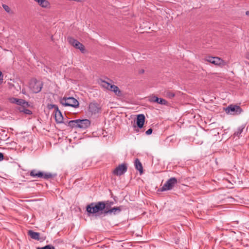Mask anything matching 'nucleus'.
Segmentation results:
<instances>
[{
	"instance_id": "473e14b6",
	"label": "nucleus",
	"mask_w": 249,
	"mask_h": 249,
	"mask_svg": "<svg viewBox=\"0 0 249 249\" xmlns=\"http://www.w3.org/2000/svg\"><path fill=\"white\" fill-rule=\"evenodd\" d=\"M246 57L247 59L249 60V53H248L246 55Z\"/></svg>"
},
{
	"instance_id": "39448f33",
	"label": "nucleus",
	"mask_w": 249,
	"mask_h": 249,
	"mask_svg": "<svg viewBox=\"0 0 249 249\" xmlns=\"http://www.w3.org/2000/svg\"><path fill=\"white\" fill-rule=\"evenodd\" d=\"M178 181L176 178L172 177L169 179L164 184L162 188H161V191H166L170 190L174 187V186L177 183Z\"/></svg>"
},
{
	"instance_id": "c756f323",
	"label": "nucleus",
	"mask_w": 249,
	"mask_h": 249,
	"mask_svg": "<svg viewBox=\"0 0 249 249\" xmlns=\"http://www.w3.org/2000/svg\"><path fill=\"white\" fill-rule=\"evenodd\" d=\"M108 205H106V208L105 209H107V208L109 206H110L111 205H113L114 204V202L113 201H108Z\"/></svg>"
},
{
	"instance_id": "7ed1b4c3",
	"label": "nucleus",
	"mask_w": 249,
	"mask_h": 249,
	"mask_svg": "<svg viewBox=\"0 0 249 249\" xmlns=\"http://www.w3.org/2000/svg\"><path fill=\"white\" fill-rule=\"evenodd\" d=\"M42 83L36 79H32L29 83V87L32 91L34 93L39 92L42 89Z\"/></svg>"
},
{
	"instance_id": "a878e982",
	"label": "nucleus",
	"mask_w": 249,
	"mask_h": 249,
	"mask_svg": "<svg viewBox=\"0 0 249 249\" xmlns=\"http://www.w3.org/2000/svg\"><path fill=\"white\" fill-rule=\"evenodd\" d=\"M36 249H55V248L51 245H47L43 247H38Z\"/></svg>"
},
{
	"instance_id": "f3484780",
	"label": "nucleus",
	"mask_w": 249,
	"mask_h": 249,
	"mask_svg": "<svg viewBox=\"0 0 249 249\" xmlns=\"http://www.w3.org/2000/svg\"><path fill=\"white\" fill-rule=\"evenodd\" d=\"M207 61L215 65H220L222 62V60L217 57H208Z\"/></svg>"
},
{
	"instance_id": "393cba45",
	"label": "nucleus",
	"mask_w": 249,
	"mask_h": 249,
	"mask_svg": "<svg viewBox=\"0 0 249 249\" xmlns=\"http://www.w3.org/2000/svg\"><path fill=\"white\" fill-rule=\"evenodd\" d=\"M100 85L101 86H102L103 87L107 89H109V88H110V86H111V84H110L109 83H108V82H107L105 80H101V82H100Z\"/></svg>"
},
{
	"instance_id": "5701e85b",
	"label": "nucleus",
	"mask_w": 249,
	"mask_h": 249,
	"mask_svg": "<svg viewBox=\"0 0 249 249\" xmlns=\"http://www.w3.org/2000/svg\"><path fill=\"white\" fill-rule=\"evenodd\" d=\"M245 127V124H243L241 126H239L237 129V130L235 132L234 135L238 137H239L241 134L243 132L244 129Z\"/></svg>"
},
{
	"instance_id": "bb28decb",
	"label": "nucleus",
	"mask_w": 249,
	"mask_h": 249,
	"mask_svg": "<svg viewBox=\"0 0 249 249\" xmlns=\"http://www.w3.org/2000/svg\"><path fill=\"white\" fill-rule=\"evenodd\" d=\"M2 7L3 8V9L8 13H11V9L10 8V7L6 5V4H2Z\"/></svg>"
},
{
	"instance_id": "9d476101",
	"label": "nucleus",
	"mask_w": 249,
	"mask_h": 249,
	"mask_svg": "<svg viewBox=\"0 0 249 249\" xmlns=\"http://www.w3.org/2000/svg\"><path fill=\"white\" fill-rule=\"evenodd\" d=\"M77 128L86 129L90 126V121L88 119H77Z\"/></svg>"
},
{
	"instance_id": "f257e3e1",
	"label": "nucleus",
	"mask_w": 249,
	"mask_h": 249,
	"mask_svg": "<svg viewBox=\"0 0 249 249\" xmlns=\"http://www.w3.org/2000/svg\"><path fill=\"white\" fill-rule=\"evenodd\" d=\"M60 103L65 107H71L77 108L79 107V102L74 98L64 97L60 100Z\"/></svg>"
},
{
	"instance_id": "c9c22d12",
	"label": "nucleus",
	"mask_w": 249,
	"mask_h": 249,
	"mask_svg": "<svg viewBox=\"0 0 249 249\" xmlns=\"http://www.w3.org/2000/svg\"><path fill=\"white\" fill-rule=\"evenodd\" d=\"M1 107H0V111H1Z\"/></svg>"
},
{
	"instance_id": "a211bd4d",
	"label": "nucleus",
	"mask_w": 249,
	"mask_h": 249,
	"mask_svg": "<svg viewBox=\"0 0 249 249\" xmlns=\"http://www.w3.org/2000/svg\"><path fill=\"white\" fill-rule=\"evenodd\" d=\"M28 235L33 239L39 240L40 233L39 232H35L33 230H29L28 231Z\"/></svg>"
},
{
	"instance_id": "2f4dec72",
	"label": "nucleus",
	"mask_w": 249,
	"mask_h": 249,
	"mask_svg": "<svg viewBox=\"0 0 249 249\" xmlns=\"http://www.w3.org/2000/svg\"><path fill=\"white\" fill-rule=\"evenodd\" d=\"M144 71L143 69H142L139 71V73L141 74L144 73Z\"/></svg>"
},
{
	"instance_id": "4468645a",
	"label": "nucleus",
	"mask_w": 249,
	"mask_h": 249,
	"mask_svg": "<svg viewBox=\"0 0 249 249\" xmlns=\"http://www.w3.org/2000/svg\"><path fill=\"white\" fill-rule=\"evenodd\" d=\"M11 102L12 103L16 104L18 105L21 106V107H28L29 104L25 100L21 99H18L16 98H13L11 99Z\"/></svg>"
},
{
	"instance_id": "2eb2a0df",
	"label": "nucleus",
	"mask_w": 249,
	"mask_h": 249,
	"mask_svg": "<svg viewBox=\"0 0 249 249\" xmlns=\"http://www.w3.org/2000/svg\"><path fill=\"white\" fill-rule=\"evenodd\" d=\"M149 101L151 102L157 103L160 105H166L167 104V102L165 100L162 98H159L156 96L150 97Z\"/></svg>"
},
{
	"instance_id": "1a4fd4ad",
	"label": "nucleus",
	"mask_w": 249,
	"mask_h": 249,
	"mask_svg": "<svg viewBox=\"0 0 249 249\" xmlns=\"http://www.w3.org/2000/svg\"><path fill=\"white\" fill-rule=\"evenodd\" d=\"M52 107H54V109L55 111V119L56 123H63V117L61 112L59 110L58 106L57 105H52Z\"/></svg>"
},
{
	"instance_id": "b1692460",
	"label": "nucleus",
	"mask_w": 249,
	"mask_h": 249,
	"mask_svg": "<svg viewBox=\"0 0 249 249\" xmlns=\"http://www.w3.org/2000/svg\"><path fill=\"white\" fill-rule=\"evenodd\" d=\"M25 107H23V106L20 107L18 108V110H19L20 112H23L24 113H25L26 114H28V115L32 114V111H31L30 110H29L28 109L25 108Z\"/></svg>"
},
{
	"instance_id": "6ab92c4d",
	"label": "nucleus",
	"mask_w": 249,
	"mask_h": 249,
	"mask_svg": "<svg viewBox=\"0 0 249 249\" xmlns=\"http://www.w3.org/2000/svg\"><path fill=\"white\" fill-rule=\"evenodd\" d=\"M135 168L138 170L141 174L143 173V168L142 164L138 159H136L134 161Z\"/></svg>"
},
{
	"instance_id": "72a5a7b5",
	"label": "nucleus",
	"mask_w": 249,
	"mask_h": 249,
	"mask_svg": "<svg viewBox=\"0 0 249 249\" xmlns=\"http://www.w3.org/2000/svg\"><path fill=\"white\" fill-rule=\"evenodd\" d=\"M52 105H50L48 107H49V108L50 109H51V108H54V107H52Z\"/></svg>"
},
{
	"instance_id": "cd10ccee",
	"label": "nucleus",
	"mask_w": 249,
	"mask_h": 249,
	"mask_svg": "<svg viewBox=\"0 0 249 249\" xmlns=\"http://www.w3.org/2000/svg\"><path fill=\"white\" fill-rule=\"evenodd\" d=\"M166 96L169 98L172 99L175 96V94L173 92L168 91L166 93Z\"/></svg>"
},
{
	"instance_id": "7c9ffc66",
	"label": "nucleus",
	"mask_w": 249,
	"mask_h": 249,
	"mask_svg": "<svg viewBox=\"0 0 249 249\" xmlns=\"http://www.w3.org/2000/svg\"><path fill=\"white\" fill-rule=\"evenodd\" d=\"M3 159H4L3 154L2 153L0 152V161L2 160H3Z\"/></svg>"
},
{
	"instance_id": "6e6552de",
	"label": "nucleus",
	"mask_w": 249,
	"mask_h": 249,
	"mask_svg": "<svg viewBox=\"0 0 249 249\" xmlns=\"http://www.w3.org/2000/svg\"><path fill=\"white\" fill-rule=\"evenodd\" d=\"M127 167L125 164L123 163L117 167L113 171V174L116 176H121L127 171Z\"/></svg>"
},
{
	"instance_id": "4be33fe9",
	"label": "nucleus",
	"mask_w": 249,
	"mask_h": 249,
	"mask_svg": "<svg viewBox=\"0 0 249 249\" xmlns=\"http://www.w3.org/2000/svg\"><path fill=\"white\" fill-rule=\"evenodd\" d=\"M66 124L68 126H70L71 128H77V120H71L70 121H67Z\"/></svg>"
},
{
	"instance_id": "412c9836",
	"label": "nucleus",
	"mask_w": 249,
	"mask_h": 249,
	"mask_svg": "<svg viewBox=\"0 0 249 249\" xmlns=\"http://www.w3.org/2000/svg\"><path fill=\"white\" fill-rule=\"evenodd\" d=\"M109 90L113 91L117 95H119L121 93L119 88L114 85H111Z\"/></svg>"
},
{
	"instance_id": "423d86ee",
	"label": "nucleus",
	"mask_w": 249,
	"mask_h": 249,
	"mask_svg": "<svg viewBox=\"0 0 249 249\" xmlns=\"http://www.w3.org/2000/svg\"><path fill=\"white\" fill-rule=\"evenodd\" d=\"M101 107L95 102L90 103L89 105L88 110L91 114H96L100 112Z\"/></svg>"
},
{
	"instance_id": "f8f14e48",
	"label": "nucleus",
	"mask_w": 249,
	"mask_h": 249,
	"mask_svg": "<svg viewBox=\"0 0 249 249\" xmlns=\"http://www.w3.org/2000/svg\"><path fill=\"white\" fill-rule=\"evenodd\" d=\"M121 211L122 209L121 207H115L108 210L106 209L104 211V213L105 214L116 215L119 214Z\"/></svg>"
},
{
	"instance_id": "f03ea898",
	"label": "nucleus",
	"mask_w": 249,
	"mask_h": 249,
	"mask_svg": "<svg viewBox=\"0 0 249 249\" xmlns=\"http://www.w3.org/2000/svg\"><path fill=\"white\" fill-rule=\"evenodd\" d=\"M30 175L35 178H42L44 179H49L53 177L52 174L50 173H44L42 172L36 170L31 171Z\"/></svg>"
},
{
	"instance_id": "aec40b11",
	"label": "nucleus",
	"mask_w": 249,
	"mask_h": 249,
	"mask_svg": "<svg viewBox=\"0 0 249 249\" xmlns=\"http://www.w3.org/2000/svg\"><path fill=\"white\" fill-rule=\"evenodd\" d=\"M36 2L42 7L47 8L49 5V2L46 0H34Z\"/></svg>"
},
{
	"instance_id": "0eeeda50",
	"label": "nucleus",
	"mask_w": 249,
	"mask_h": 249,
	"mask_svg": "<svg viewBox=\"0 0 249 249\" xmlns=\"http://www.w3.org/2000/svg\"><path fill=\"white\" fill-rule=\"evenodd\" d=\"M67 39L69 43L75 48L79 49L81 52H83L85 50L84 45L74 38L69 37Z\"/></svg>"
},
{
	"instance_id": "9b49d317",
	"label": "nucleus",
	"mask_w": 249,
	"mask_h": 249,
	"mask_svg": "<svg viewBox=\"0 0 249 249\" xmlns=\"http://www.w3.org/2000/svg\"><path fill=\"white\" fill-rule=\"evenodd\" d=\"M108 201H99L97 203H94V207L96 209L97 213L101 211L105 210L106 205H108Z\"/></svg>"
},
{
	"instance_id": "c85d7f7f",
	"label": "nucleus",
	"mask_w": 249,
	"mask_h": 249,
	"mask_svg": "<svg viewBox=\"0 0 249 249\" xmlns=\"http://www.w3.org/2000/svg\"><path fill=\"white\" fill-rule=\"evenodd\" d=\"M153 130L152 128L148 129L145 132L146 134L148 135L152 133Z\"/></svg>"
},
{
	"instance_id": "f704fd0d",
	"label": "nucleus",
	"mask_w": 249,
	"mask_h": 249,
	"mask_svg": "<svg viewBox=\"0 0 249 249\" xmlns=\"http://www.w3.org/2000/svg\"><path fill=\"white\" fill-rule=\"evenodd\" d=\"M246 14L247 15L249 16V11H247V12H246Z\"/></svg>"
},
{
	"instance_id": "dca6fc26",
	"label": "nucleus",
	"mask_w": 249,
	"mask_h": 249,
	"mask_svg": "<svg viewBox=\"0 0 249 249\" xmlns=\"http://www.w3.org/2000/svg\"><path fill=\"white\" fill-rule=\"evenodd\" d=\"M145 116L143 114H141L137 115V125L140 128H142L145 122Z\"/></svg>"
},
{
	"instance_id": "ddd939ff",
	"label": "nucleus",
	"mask_w": 249,
	"mask_h": 249,
	"mask_svg": "<svg viewBox=\"0 0 249 249\" xmlns=\"http://www.w3.org/2000/svg\"><path fill=\"white\" fill-rule=\"evenodd\" d=\"M86 211L88 213V216H90L92 214H95V215H97L96 211L95 208L94 207V203L92 202L89 204L86 207Z\"/></svg>"
},
{
	"instance_id": "20e7f679",
	"label": "nucleus",
	"mask_w": 249,
	"mask_h": 249,
	"mask_svg": "<svg viewBox=\"0 0 249 249\" xmlns=\"http://www.w3.org/2000/svg\"><path fill=\"white\" fill-rule=\"evenodd\" d=\"M225 112L231 115H239L242 112V108L237 105H231L225 109Z\"/></svg>"
}]
</instances>
